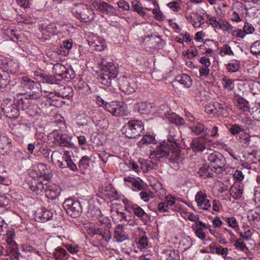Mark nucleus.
Wrapping results in <instances>:
<instances>
[{
    "mask_svg": "<svg viewBox=\"0 0 260 260\" xmlns=\"http://www.w3.org/2000/svg\"><path fill=\"white\" fill-rule=\"evenodd\" d=\"M125 232L121 228L116 229L115 231L114 238L117 242H122L128 239L127 236L125 234Z\"/></svg>",
    "mask_w": 260,
    "mask_h": 260,
    "instance_id": "e433bc0d",
    "label": "nucleus"
},
{
    "mask_svg": "<svg viewBox=\"0 0 260 260\" xmlns=\"http://www.w3.org/2000/svg\"><path fill=\"white\" fill-rule=\"evenodd\" d=\"M233 100L235 102V106L241 112L248 115L250 112L251 109L248 106V102L243 98L234 93Z\"/></svg>",
    "mask_w": 260,
    "mask_h": 260,
    "instance_id": "9b49d317",
    "label": "nucleus"
},
{
    "mask_svg": "<svg viewBox=\"0 0 260 260\" xmlns=\"http://www.w3.org/2000/svg\"><path fill=\"white\" fill-rule=\"evenodd\" d=\"M207 159L210 163L209 165L214 169V172L220 174L225 171L226 159L220 153H211L207 155Z\"/></svg>",
    "mask_w": 260,
    "mask_h": 260,
    "instance_id": "39448f33",
    "label": "nucleus"
},
{
    "mask_svg": "<svg viewBox=\"0 0 260 260\" xmlns=\"http://www.w3.org/2000/svg\"><path fill=\"white\" fill-rule=\"evenodd\" d=\"M243 190V186L240 184H235L231 187L230 194L234 199L238 200L242 197Z\"/></svg>",
    "mask_w": 260,
    "mask_h": 260,
    "instance_id": "a878e982",
    "label": "nucleus"
},
{
    "mask_svg": "<svg viewBox=\"0 0 260 260\" xmlns=\"http://www.w3.org/2000/svg\"><path fill=\"white\" fill-rule=\"evenodd\" d=\"M93 231L94 234L101 236L102 238L107 242L111 238L110 232L108 230H103L101 228H95Z\"/></svg>",
    "mask_w": 260,
    "mask_h": 260,
    "instance_id": "f704fd0d",
    "label": "nucleus"
},
{
    "mask_svg": "<svg viewBox=\"0 0 260 260\" xmlns=\"http://www.w3.org/2000/svg\"><path fill=\"white\" fill-rule=\"evenodd\" d=\"M180 149L176 144H170L168 142H163L150 152V157L159 159L167 157L170 162H175L179 157Z\"/></svg>",
    "mask_w": 260,
    "mask_h": 260,
    "instance_id": "f257e3e1",
    "label": "nucleus"
},
{
    "mask_svg": "<svg viewBox=\"0 0 260 260\" xmlns=\"http://www.w3.org/2000/svg\"><path fill=\"white\" fill-rule=\"evenodd\" d=\"M48 186L47 184H44L42 182H38L35 186H32L31 189L34 190L37 194H41L46 192V188Z\"/></svg>",
    "mask_w": 260,
    "mask_h": 260,
    "instance_id": "a19ab883",
    "label": "nucleus"
},
{
    "mask_svg": "<svg viewBox=\"0 0 260 260\" xmlns=\"http://www.w3.org/2000/svg\"><path fill=\"white\" fill-rule=\"evenodd\" d=\"M1 111L9 118L17 119L19 115L18 106L11 100H7L3 102L1 104Z\"/></svg>",
    "mask_w": 260,
    "mask_h": 260,
    "instance_id": "0eeeda50",
    "label": "nucleus"
},
{
    "mask_svg": "<svg viewBox=\"0 0 260 260\" xmlns=\"http://www.w3.org/2000/svg\"><path fill=\"white\" fill-rule=\"evenodd\" d=\"M132 5L133 9L140 16H144L145 15V12L143 10V8L141 7V4L139 2L137 1H133Z\"/></svg>",
    "mask_w": 260,
    "mask_h": 260,
    "instance_id": "de8ad7c7",
    "label": "nucleus"
},
{
    "mask_svg": "<svg viewBox=\"0 0 260 260\" xmlns=\"http://www.w3.org/2000/svg\"><path fill=\"white\" fill-rule=\"evenodd\" d=\"M43 83H47L51 84H57V80L52 75L44 74L42 78Z\"/></svg>",
    "mask_w": 260,
    "mask_h": 260,
    "instance_id": "3c124183",
    "label": "nucleus"
},
{
    "mask_svg": "<svg viewBox=\"0 0 260 260\" xmlns=\"http://www.w3.org/2000/svg\"><path fill=\"white\" fill-rule=\"evenodd\" d=\"M130 208L133 211L135 215L139 217L144 223H146L150 219L149 215L138 205L136 204L131 205Z\"/></svg>",
    "mask_w": 260,
    "mask_h": 260,
    "instance_id": "6ab92c4d",
    "label": "nucleus"
},
{
    "mask_svg": "<svg viewBox=\"0 0 260 260\" xmlns=\"http://www.w3.org/2000/svg\"><path fill=\"white\" fill-rule=\"evenodd\" d=\"M229 131L232 135H235L242 132L243 129L239 125L235 124L230 128Z\"/></svg>",
    "mask_w": 260,
    "mask_h": 260,
    "instance_id": "052dcab7",
    "label": "nucleus"
},
{
    "mask_svg": "<svg viewBox=\"0 0 260 260\" xmlns=\"http://www.w3.org/2000/svg\"><path fill=\"white\" fill-rule=\"evenodd\" d=\"M73 96V90L69 86H62L59 91L57 92V97H61L63 99H69Z\"/></svg>",
    "mask_w": 260,
    "mask_h": 260,
    "instance_id": "c85d7f7f",
    "label": "nucleus"
},
{
    "mask_svg": "<svg viewBox=\"0 0 260 260\" xmlns=\"http://www.w3.org/2000/svg\"><path fill=\"white\" fill-rule=\"evenodd\" d=\"M210 252L212 254H216L222 256L223 258H225L228 254V249L226 247L217 245L212 242L209 246Z\"/></svg>",
    "mask_w": 260,
    "mask_h": 260,
    "instance_id": "f3484780",
    "label": "nucleus"
},
{
    "mask_svg": "<svg viewBox=\"0 0 260 260\" xmlns=\"http://www.w3.org/2000/svg\"><path fill=\"white\" fill-rule=\"evenodd\" d=\"M75 77V74L73 70L71 68H66V71H64V73L61 78L64 79L66 81H70Z\"/></svg>",
    "mask_w": 260,
    "mask_h": 260,
    "instance_id": "a18cd8bd",
    "label": "nucleus"
},
{
    "mask_svg": "<svg viewBox=\"0 0 260 260\" xmlns=\"http://www.w3.org/2000/svg\"><path fill=\"white\" fill-rule=\"evenodd\" d=\"M234 245L237 248L240 249L241 250L244 252H246L248 250V248L246 246L245 243L241 241L240 240H237L235 242Z\"/></svg>",
    "mask_w": 260,
    "mask_h": 260,
    "instance_id": "338daca9",
    "label": "nucleus"
},
{
    "mask_svg": "<svg viewBox=\"0 0 260 260\" xmlns=\"http://www.w3.org/2000/svg\"><path fill=\"white\" fill-rule=\"evenodd\" d=\"M251 52L255 55H260V42H255L250 48Z\"/></svg>",
    "mask_w": 260,
    "mask_h": 260,
    "instance_id": "13d9d810",
    "label": "nucleus"
},
{
    "mask_svg": "<svg viewBox=\"0 0 260 260\" xmlns=\"http://www.w3.org/2000/svg\"><path fill=\"white\" fill-rule=\"evenodd\" d=\"M66 67L60 63H56L53 67V70L54 74L59 77L62 76L64 71H66Z\"/></svg>",
    "mask_w": 260,
    "mask_h": 260,
    "instance_id": "c03bdc74",
    "label": "nucleus"
},
{
    "mask_svg": "<svg viewBox=\"0 0 260 260\" xmlns=\"http://www.w3.org/2000/svg\"><path fill=\"white\" fill-rule=\"evenodd\" d=\"M209 227L210 225L206 224L202 221L196 222L192 225V229L196 236L202 241L204 240L206 238V234L203 232V230L205 229L209 228Z\"/></svg>",
    "mask_w": 260,
    "mask_h": 260,
    "instance_id": "dca6fc26",
    "label": "nucleus"
},
{
    "mask_svg": "<svg viewBox=\"0 0 260 260\" xmlns=\"http://www.w3.org/2000/svg\"><path fill=\"white\" fill-rule=\"evenodd\" d=\"M244 230V231H240L239 232L240 236L243 239L248 240L252 235L251 230L249 228H246Z\"/></svg>",
    "mask_w": 260,
    "mask_h": 260,
    "instance_id": "6e6d98bb",
    "label": "nucleus"
},
{
    "mask_svg": "<svg viewBox=\"0 0 260 260\" xmlns=\"http://www.w3.org/2000/svg\"><path fill=\"white\" fill-rule=\"evenodd\" d=\"M14 88L15 89L14 92H16V94L20 95L25 94L26 89L25 87L22 86L21 81L16 84L14 86Z\"/></svg>",
    "mask_w": 260,
    "mask_h": 260,
    "instance_id": "864d4df0",
    "label": "nucleus"
},
{
    "mask_svg": "<svg viewBox=\"0 0 260 260\" xmlns=\"http://www.w3.org/2000/svg\"><path fill=\"white\" fill-rule=\"evenodd\" d=\"M63 206L67 213L73 218L79 216L82 211L80 202L73 199L66 200L63 203Z\"/></svg>",
    "mask_w": 260,
    "mask_h": 260,
    "instance_id": "423d86ee",
    "label": "nucleus"
},
{
    "mask_svg": "<svg viewBox=\"0 0 260 260\" xmlns=\"http://www.w3.org/2000/svg\"><path fill=\"white\" fill-rule=\"evenodd\" d=\"M189 128L192 132L197 135H208L209 133V128L204 123L199 122H197L194 126L190 127Z\"/></svg>",
    "mask_w": 260,
    "mask_h": 260,
    "instance_id": "5701e85b",
    "label": "nucleus"
},
{
    "mask_svg": "<svg viewBox=\"0 0 260 260\" xmlns=\"http://www.w3.org/2000/svg\"><path fill=\"white\" fill-rule=\"evenodd\" d=\"M31 175L33 177L43 178L47 180L50 178V175L48 172L46 166L42 163L36 165L33 167Z\"/></svg>",
    "mask_w": 260,
    "mask_h": 260,
    "instance_id": "9d476101",
    "label": "nucleus"
},
{
    "mask_svg": "<svg viewBox=\"0 0 260 260\" xmlns=\"http://www.w3.org/2000/svg\"><path fill=\"white\" fill-rule=\"evenodd\" d=\"M98 65L101 70L97 77L98 82L103 85L111 86L118 75V67L115 63L105 60H102Z\"/></svg>",
    "mask_w": 260,
    "mask_h": 260,
    "instance_id": "f03ea898",
    "label": "nucleus"
},
{
    "mask_svg": "<svg viewBox=\"0 0 260 260\" xmlns=\"http://www.w3.org/2000/svg\"><path fill=\"white\" fill-rule=\"evenodd\" d=\"M243 30H244L246 34H251L253 33L255 29L251 23L245 22L243 26Z\"/></svg>",
    "mask_w": 260,
    "mask_h": 260,
    "instance_id": "69168bd1",
    "label": "nucleus"
},
{
    "mask_svg": "<svg viewBox=\"0 0 260 260\" xmlns=\"http://www.w3.org/2000/svg\"><path fill=\"white\" fill-rule=\"evenodd\" d=\"M43 92L45 95L43 98L45 97L47 99H49L52 101L56 100V97H57V92H49L46 90H44Z\"/></svg>",
    "mask_w": 260,
    "mask_h": 260,
    "instance_id": "bf43d9fd",
    "label": "nucleus"
},
{
    "mask_svg": "<svg viewBox=\"0 0 260 260\" xmlns=\"http://www.w3.org/2000/svg\"><path fill=\"white\" fill-rule=\"evenodd\" d=\"M223 221L225 222L228 226L233 229H236L238 226V223L236 218L234 217L223 218Z\"/></svg>",
    "mask_w": 260,
    "mask_h": 260,
    "instance_id": "09e8293b",
    "label": "nucleus"
},
{
    "mask_svg": "<svg viewBox=\"0 0 260 260\" xmlns=\"http://www.w3.org/2000/svg\"><path fill=\"white\" fill-rule=\"evenodd\" d=\"M141 165V169L143 170V172L147 173L149 171L155 169L156 165L149 160L142 159L140 161Z\"/></svg>",
    "mask_w": 260,
    "mask_h": 260,
    "instance_id": "473e14b6",
    "label": "nucleus"
},
{
    "mask_svg": "<svg viewBox=\"0 0 260 260\" xmlns=\"http://www.w3.org/2000/svg\"><path fill=\"white\" fill-rule=\"evenodd\" d=\"M214 103L215 108L216 116H218L220 115H222L225 111V106L223 104L219 103L218 102Z\"/></svg>",
    "mask_w": 260,
    "mask_h": 260,
    "instance_id": "8fccbe9b",
    "label": "nucleus"
},
{
    "mask_svg": "<svg viewBox=\"0 0 260 260\" xmlns=\"http://www.w3.org/2000/svg\"><path fill=\"white\" fill-rule=\"evenodd\" d=\"M72 14L82 21L87 22L92 20L94 13L93 10L82 4H74L72 8Z\"/></svg>",
    "mask_w": 260,
    "mask_h": 260,
    "instance_id": "7ed1b4c3",
    "label": "nucleus"
},
{
    "mask_svg": "<svg viewBox=\"0 0 260 260\" xmlns=\"http://www.w3.org/2000/svg\"><path fill=\"white\" fill-rule=\"evenodd\" d=\"M53 255L56 260H66L67 252L61 247H57L53 252Z\"/></svg>",
    "mask_w": 260,
    "mask_h": 260,
    "instance_id": "c9c22d12",
    "label": "nucleus"
},
{
    "mask_svg": "<svg viewBox=\"0 0 260 260\" xmlns=\"http://www.w3.org/2000/svg\"><path fill=\"white\" fill-rule=\"evenodd\" d=\"M198 54V50L196 48H191L190 49L188 50L184 54L185 56H186L187 58H192L195 56H196Z\"/></svg>",
    "mask_w": 260,
    "mask_h": 260,
    "instance_id": "e2e57ef3",
    "label": "nucleus"
},
{
    "mask_svg": "<svg viewBox=\"0 0 260 260\" xmlns=\"http://www.w3.org/2000/svg\"><path fill=\"white\" fill-rule=\"evenodd\" d=\"M10 76L6 71L0 68V91L3 92L10 84Z\"/></svg>",
    "mask_w": 260,
    "mask_h": 260,
    "instance_id": "412c9836",
    "label": "nucleus"
},
{
    "mask_svg": "<svg viewBox=\"0 0 260 260\" xmlns=\"http://www.w3.org/2000/svg\"><path fill=\"white\" fill-rule=\"evenodd\" d=\"M115 113L114 116H124L127 115L129 113L128 110L126 105L123 103H117Z\"/></svg>",
    "mask_w": 260,
    "mask_h": 260,
    "instance_id": "bb28decb",
    "label": "nucleus"
},
{
    "mask_svg": "<svg viewBox=\"0 0 260 260\" xmlns=\"http://www.w3.org/2000/svg\"><path fill=\"white\" fill-rule=\"evenodd\" d=\"M214 169L209 165H204L201 167L198 172V174L200 176L203 178H206L207 177H212L213 175Z\"/></svg>",
    "mask_w": 260,
    "mask_h": 260,
    "instance_id": "393cba45",
    "label": "nucleus"
},
{
    "mask_svg": "<svg viewBox=\"0 0 260 260\" xmlns=\"http://www.w3.org/2000/svg\"><path fill=\"white\" fill-rule=\"evenodd\" d=\"M55 211L48 210L45 208L38 211L35 214V220L38 222H45L51 219L54 215Z\"/></svg>",
    "mask_w": 260,
    "mask_h": 260,
    "instance_id": "2eb2a0df",
    "label": "nucleus"
},
{
    "mask_svg": "<svg viewBox=\"0 0 260 260\" xmlns=\"http://www.w3.org/2000/svg\"><path fill=\"white\" fill-rule=\"evenodd\" d=\"M205 111L211 116H216L214 103H210L207 105L205 108Z\"/></svg>",
    "mask_w": 260,
    "mask_h": 260,
    "instance_id": "603ef678",
    "label": "nucleus"
},
{
    "mask_svg": "<svg viewBox=\"0 0 260 260\" xmlns=\"http://www.w3.org/2000/svg\"><path fill=\"white\" fill-rule=\"evenodd\" d=\"M195 200L200 209L208 210L211 207L210 201L207 199V194L202 191L197 193Z\"/></svg>",
    "mask_w": 260,
    "mask_h": 260,
    "instance_id": "4468645a",
    "label": "nucleus"
},
{
    "mask_svg": "<svg viewBox=\"0 0 260 260\" xmlns=\"http://www.w3.org/2000/svg\"><path fill=\"white\" fill-rule=\"evenodd\" d=\"M167 6L174 12H178L180 9L179 4L177 1L170 2Z\"/></svg>",
    "mask_w": 260,
    "mask_h": 260,
    "instance_id": "774afa93",
    "label": "nucleus"
},
{
    "mask_svg": "<svg viewBox=\"0 0 260 260\" xmlns=\"http://www.w3.org/2000/svg\"><path fill=\"white\" fill-rule=\"evenodd\" d=\"M21 85L23 87H25V89H27L32 90L34 89V87L37 84L29 77L24 76L22 77Z\"/></svg>",
    "mask_w": 260,
    "mask_h": 260,
    "instance_id": "72a5a7b5",
    "label": "nucleus"
},
{
    "mask_svg": "<svg viewBox=\"0 0 260 260\" xmlns=\"http://www.w3.org/2000/svg\"><path fill=\"white\" fill-rule=\"evenodd\" d=\"M59 28V32L65 35H69L70 32L74 29L73 26L70 24L62 23L58 26Z\"/></svg>",
    "mask_w": 260,
    "mask_h": 260,
    "instance_id": "37998d69",
    "label": "nucleus"
},
{
    "mask_svg": "<svg viewBox=\"0 0 260 260\" xmlns=\"http://www.w3.org/2000/svg\"><path fill=\"white\" fill-rule=\"evenodd\" d=\"M94 8L101 11L103 14L111 16L116 15V10L112 5L105 2H94Z\"/></svg>",
    "mask_w": 260,
    "mask_h": 260,
    "instance_id": "f8f14e48",
    "label": "nucleus"
},
{
    "mask_svg": "<svg viewBox=\"0 0 260 260\" xmlns=\"http://www.w3.org/2000/svg\"><path fill=\"white\" fill-rule=\"evenodd\" d=\"M137 88V84L133 79L125 78L123 79L120 84V89L126 94L134 92Z\"/></svg>",
    "mask_w": 260,
    "mask_h": 260,
    "instance_id": "ddd939ff",
    "label": "nucleus"
},
{
    "mask_svg": "<svg viewBox=\"0 0 260 260\" xmlns=\"http://www.w3.org/2000/svg\"><path fill=\"white\" fill-rule=\"evenodd\" d=\"M234 81L228 77L224 76L221 79V83L224 88L231 91L235 88Z\"/></svg>",
    "mask_w": 260,
    "mask_h": 260,
    "instance_id": "4c0bfd02",
    "label": "nucleus"
},
{
    "mask_svg": "<svg viewBox=\"0 0 260 260\" xmlns=\"http://www.w3.org/2000/svg\"><path fill=\"white\" fill-rule=\"evenodd\" d=\"M116 104L117 102H112L110 103H106L105 105V109L106 110L114 115Z\"/></svg>",
    "mask_w": 260,
    "mask_h": 260,
    "instance_id": "4d7b16f0",
    "label": "nucleus"
},
{
    "mask_svg": "<svg viewBox=\"0 0 260 260\" xmlns=\"http://www.w3.org/2000/svg\"><path fill=\"white\" fill-rule=\"evenodd\" d=\"M156 142L154 136L146 135L143 136V138L137 143L139 147H143L145 145L150 144H155Z\"/></svg>",
    "mask_w": 260,
    "mask_h": 260,
    "instance_id": "2f4dec72",
    "label": "nucleus"
},
{
    "mask_svg": "<svg viewBox=\"0 0 260 260\" xmlns=\"http://www.w3.org/2000/svg\"><path fill=\"white\" fill-rule=\"evenodd\" d=\"M176 80L186 88H189L192 84L191 78L185 74L176 77Z\"/></svg>",
    "mask_w": 260,
    "mask_h": 260,
    "instance_id": "7c9ffc66",
    "label": "nucleus"
},
{
    "mask_svg": "<svg viewBox=\"0 0 260 260\" xmlns=\"http://www.w3.org/2000/svg\"><path fill=\"white\" fill-rule=\"evenodd\" d=\"M240 67V62L237 60H233L227 64L226 69L230 73H235L238 71Z\"/></svg>",
    "mask_w": 260,
    "mask_h": 260,
    "instance_id": "ea45409f",
    "label": "nucleus"
},
{
    "mask_svg": "<svg viewBox=\"0 0 260 260\" xmlns=\"http://www.w3.org/2000/svg\"><path fill=\"white\" fill-rule=\"evenodd\" d=\"M175 129L173 128H170L169 129V137L168 138V141H169L170 144H173L178 145L179 147V144L177 143V139L176 138V135L179 133V131L175 132Z\"/></svg>",
    "mask_w": 260,
    "mask_h": 260,
    "instance_id": "79ce46f5",
    "label": "nucleus"
},
{
    "mask_svg": "<svg viewBox=\"0 0 260 260\" xmlns=\"http://www.w3.org/2000/svg\"><path fill=\"white\" fill-rule=\"evenodd\" d=\"M151 108L150 104L146 102H140L138 104V110L141 114H149Z\"/></svg>",
    "mask_w": 260,
    "mask_h": 260,
    "instance_id": "58836bf2",
    "label": "nucleus"
},
{
    "mask_svg": "<svg viewBox=\"0 0 260 260\" xmlns=\"http://www.w3.org/2000/svg\"><path fill=\"white\" fill-rule=\"evenodd\" d=\"M207 141L204 138H197L193 139L190 143V147L194 152L202 151L205 148Z\"/></svg>",
    "mask_w": 260,
    "mask_h": 260,
    "instance_id": "a211bd4d",
    "label": "nucleus"
},
{
    "mask_svg": "<svg viewBox=\"0 0 260 260\" xmlns=\"http://www.w3.org/2000/svg\"><path fill=\"white\" fill-rule=\"evenodd\" d=\"M221 27L220 29H222L224 31H230L232 30L233 26L230 24L227 21H221Z\"/></svg>",
    "mask_w": 260,
    "mask_h": 260,
    "instance_id": "0e129e2a",
    "label": "nucleus"
},
{
    "mask_svg": "<svg viewBox=\"0 0 260 260\" xmlns=\"http://www.w3.org/2000/svg\"><path fill=\"white\" fill-rule=\"evenodd\" d=\"M116 4L118 7L123 11H128L129 10L130 7L129 4L124 0H119Z\"/></svg>",
    "mask_w": 260,
    "mask_h": 260,
    "instance_id": "680f3d73",
    "label": "nucleus"
},
{
    "mask_svg": "<svg viewBox=\"0 0 260 260\" xmlns=\"http://www.w3.org/2000/svg\"><path fill=\"white\" fill-rule=\"evenodd\" d=\"M51 157L52 161L54 160L57 161V165L59 167L65 168H66V163L70 159L71 155L68 151H64L63 154L58 151H53Z\"/></svg>",
    "mask_w": 260,
    "mask_h": 260,
    "instance_id": "6e6552de",
    "label": "nucleus"
},
{
    "mask_svg": "<svg viewBox=\"0 0 260 260\" xmlns=\"http://www.w3.org/2000/svg\"><path fill=\"white\" fill-rule=\"evenodd\" d=\"M41 31L42 35L46 37L53 36L58 33V26L55 23H50L46 25Z\"/></svg>",
    "mask_w": 260,
    "mask_h": 260,
    "instance_id": "b1692460",
    "label": "nucleus"
},
{
    "mask_svg": "<svg viewBox=\"0 0 260 260\" xmlns=\"http://www.w3.org/2000/svg\"><path fill=\"white\" fill-rule=\"evenodd\" d=\"M61 188L55 184H48L46 189V196L49 199L54 200L60 194Z\"/></svg>",
    "mask_w": 260,
    "mask_h": 260,
    "instance_id": "aec40b11",
    "label": "nucleus"
},
{
    "mask_svg": "<svg viewBox=\"0 0 260 260\" xmlns=\"http://www.w3.org/2000/svg\"><path fill=\"white\" fill-rule=\"evenodd\" d=\"M144 129V125L141 121L133 120L126 123L123 126L121 131L126 137L135 138L140 136Z\"/></svg>",
    "mask_w": 260,
    "mask_h": 260,
    "instance_id": "20e7f679",
    "label": "nucleus"
},
{
    "mask_svg": "<svg viewBox=\"0 0 260 260\" xmlns=\"http://www.w3.org/2000/svg\"><path fill=\"white\" fill-rule=\"evenodd\" d=\"M91 161L90 158L86 155L83 156L80 160L78 167L83 173L89 169Z\"/></svg>",
    "mask_w": 260,
    "mask_h": 260,
    "instance_id": "cd10ccee",
    "label": "nucleus"
},
{
    "mask_svg": "<svg viewBox=\"0 0 260 260\" xmlns=\"http://www.w3.org/2000/svg\"><path fill=\"white\" fill-rule=\"evenodd\" d=\"M249 113L255 120L260 121V104H258L252 108Z\"/></svg>",
    "mask_w": 260,
    "mask_h": 260,
    "instance_id": "49530a36",
    "label": "nucleus"
},
{
    "mask_svg": "<svg viewBox=\"0 0 260 260\" xmlns=\"http://www.w3.org/2000/svg\"><path fill=\"white\" fill-rule=\"evenodd\" d=\"M165 115L169 121L178 126H182L185 124L184 119L175 113L167 112Z\"/></svg>",
    "mask_w": 260,
    "mask_h": 260,
    "instance_id": "4be33fe9",
    "label": "nucleus"
},
{
    "mask_svg": "<svg viewBox=\"0 0 260 260\" xmlns=\"http://www.w3.org/2000/svg\"><path fill=\"white\" fill-rule=\"evenodd\" d=\"M53 137V143L61 147H71L73 145L71 137L67 135L59 133L58 131L54 132Z\"/></svg>",
    "mask_w": 260,
    "mask_h": 260,
    "instance_id": "1a4fd4ad",
    "label": "nucleus"
},
{
    "mask_svg": "<svg viewBox=\"0 0 260 260\" xmlns=\"http://www.w3.org/2000/svg\"><path fill=\"white\" fill-rule=\"evenodd\" d=\"M42 98V93L41 91H32L30 92L29 94L27 95H26L25 99L28 100H39Z\"/></svg>",
    "mask_w": 260,
    "mask_h": 260,
    "instance_id": "5fc2aeb1",
    "label": "nucleus"
},
{
    "mask_svg": "<svg viewBox=\"0 0 260 260\" xmlns=\"http://www.w3.org/2000/svg\"><path fill=\"white\" fill-rule=\"evenodd\" d=\"M164 202L169 207V209L173 211H178L179 210V208L177 207V204H176V198L172 195L169 194L166 196V200Z\"/></svg>",
    "mask_w": 260,
    "mask_h": 260,
    "instance_id": "c756f323",
    "label": "nucleus"
}]
</instances>
